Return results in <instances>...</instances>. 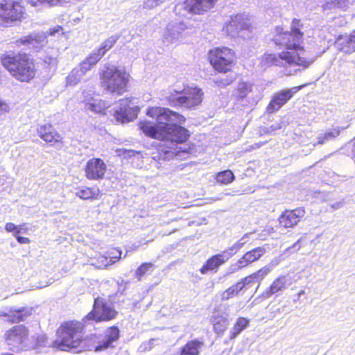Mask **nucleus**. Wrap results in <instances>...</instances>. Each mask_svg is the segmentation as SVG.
I'll return each mask as SVG.
<instances>
[{"instance_id":"obj_1","label":"nucleus","mask_w":355,"mask_h":355,"mask_svg":"<svg viewBox=\"0 0 355 355\" xmlns=\"http://www.w3.org/2000/svg\"><path fill=\"white\" fill-rule=\"evenodd\" d=\"M147 115L156 119V123L143 121L139 128L147 136L164 141L158 150V155L153 157L159 160H170L180 151L178 145L187 141L188 130L179 125L184 121V117L166 107H150Z\"/></svg>"},{"instance_id":"obj_2","label":"nucleus","mask_w":355,"mask_h":355,"mask_svg":"<svg viewBox=\"0 0 355 355\" xmlns=\"http://www.w3.org/2000/svg\"><path fill=\"white\" fill-rule=\"evenodd\" d=\"M0 60L2 65L18 80L28 82L35 75L34 63L26 53L7 51L1 55Z\"/></svg>"},{"instance_id":"obj_3","label":"nucleus","mask_w":355,"mask_h":355,"mask_svg":"<svg viewBox=\"0 0 355 355\" xmlns=\"http://www.w3.org/2000/svg\"><path fill=\"white\" fill-rule=\"evenodd\" d=\"M84 324L79 321L63 322L57 330V339L53 340L52 346L62 351L79 349L84 344L83 331Z\"/></svg>"},{"instance_id":"obj_4","label":"nucleus","mask_w":355,"mask_h":355,"mask_svg":"<svg viewBox=\"0 0 355 355\" xmlns=\"http://www.w3.org/2000/svg\"><path fill=\"white\" fill-rule=\"evenodd\" d=\"M130 75L115 66H105L100 73L101 86L108 93L122 94L127 91Z\"/></svg>"},{"instance_id":"obj_5","label":"nucleus","mask_w":355,"mask_h":355,"mask_svg":"<svg viewBox=\"0 0 355 355\" xmlns=\"http://www.w3.org/2000/svg\"><path fill=\"white\" fill-rule=\"evenodd\" d=\"M120 336V331L116 326L107 328L101 334H92L89 337L83 338L84 344L80 346L79 352L89 350L101 352L109 347H113V343L118 340Z\"/></svg>"},{"instance_id":"obj_6","label":"nucleus","mask_w":355,"mask_h":355,"mask_svg":"<svg viewBox=\"0 0 355 355\" xmlns=\"http://www.w3.org/2000/svg\"><path fill=\"white\" fill-rule=\"evenodd\" d=\"M313 62V60L306 59L304 58L300 53L296 51L282 52L278 55L272 53H266L264 54L261 59V64L262 67H268L271 65L284 67L286 64H288L290 65L294 64L306 68Z\"/></svg>"},{"instance_id":"obj_7","label":"nucleus","mask_w":355,"mask_h":355,"mask_svg":"<svg viewBox=\"0 0 355 355\" xmlns=\"http://www.w3.org/2000/svg\"><path fill=\"white\" fill-rule=\"evenodd\" d=\"M203 92L200 88H187L181 92H175L168 97L169 105L185 109H193L202 101Z\"/></svg>"},{"instance_id":"obj_8","label":"nucleus","mask_w":355,"mask_h":355,"mask_svg":"<svg viewBox=\"0 0 355 355\" xmlns=\"http://www.w3.org/2000/svg\"><path fill=\"white\" fill-rule=\"evenodd\" d=\"M4 340L9 349L19 352L34 349L28 338V331L24 325L15 326L4 334Z\"/></svg>"},{"instance_id":"obj_9","label":"nucleus","mask_w":355,"mask_h":355,"mask_svg":"<svg viewBox=\"0 0 355 355\" xmlns=\"http://www.w3.org/2000/svg\"><path fill=\"white\" fill-rule=\"evenodd\" d=\"M303 29V24L295 19L292 21L291 31L280 32L275 37L274 42L277 45L285 46L288 49L300 50L304 35Z\"/></svg>"},{"instance_id":"obj_10","label":"nucleus","mask_w":355,"mask_h":355,"mask_svg":"<svg viewBox=\"0 0 355 355\" xmlns=\"http://www.w3.org/2000/svg\"><path fill=\"white\" fill-rule=\"evenodd\" d=\"M23 8L12 0H6L0 3V24L8 26L20 20L23 16Z\"/></svg>"},{"instance_id":"obj_11","label":"nucleus","mask_w":355,"mask_h":355,"mask_svg":"<svg viewBox=\"0 0 355 355\" xmlns=\"http://www.w3.org/2000/svg\"><path fill=\"white\" fill-rule=\"evenodd\" d=\"M132 99L126 98L119 101V107L114 112V117L117 121L127 123L134 120L137 116L139 109L137 105H132Z\"/></svg>"},{"instance_id":"obj_12","label":"nucleus","mask_w":355,"mask_h":355,"mask_svg":"<svg viewBox=\"0 0 355 355\" xmlns=\"http://www.w3.org/2000/svg\"><path fill=\"white\" fill-rule=\"evenodd\" d=\"M303 86L294 87L276 93L267 107L268 112L273 113L279 110L293 97L294 94L297 92Z\"/></svg>"},{"instance_id":"obj_13","label":"nucleus","mask_w":355,"mask_h":355,"mask_svg":"<svg viewBox=\"0 0 355 355\" xmlns=\"http://www.w3.org/2000/svg\"><path fill=\"white\" fill-rule=\"evenodd\" d=\"M107 166L105 162L99 158L89 159L86 165V177L89 180L103 179L106 171Z\"/></svg>"},{"instance_id":"obj_14","label":"nucleus","mask_w":355,"mask_h":355,"mask_svg":"<svg viewBox=\"0 0 355 355\" xmlns=\"http://www.w3.org/2000/svg\"><path fill=\"white\" fill-rule=\"evenodd\" d=\"M305 213V210L302 207L293 210H286L279 218V224L286 228L293 227L304 217Z\"/></svg>"},{"instance_id":"obj_15","label":"nucleus","mask_w":355,"mask_h":355,"mask_svg":"<svg viewBox=\"0 0 355 355\" xmlns=\"http://www.w3.org/2000/svg\"><path fill=\"white\" fill-rule=\"evenodd\" d=\"M187 26L182 21H174L169 23L163 33V41L168 44L176 42L185 31Z\"/></svg>"},{"instance_id":"obj_16","label":"nucleus","mask_w":355,"mask_h":355,"mask_svg":"<svg viewBox=\"0 0 355 355\" xmlns=\"http://www.w3.org/2000/svg\"><path fill=\"white\" fill-rule=\"evenodd\" d=\"M46 36L43 33H33L19 38L15 43L18 46L25 45L37 51L46 43Z\"/></svg>"},{"instance_id":"obj_17","label":"nucleus","mask_w":355,"mask_h":355,"mask_svg":"<svg viewBox=\"0 0 355 355\" xmlns=\"http://www.w3.org/2000/svg\"><path fill=\"white\" fill-rule=\"evenodd\" d=\"M249 21L246 16L243 14L236 15L232 17L231 21L226 26V33L227 35L235 37L239 35L240 31L248 29Z\"/></svg>"},{"instance_id":"obj_18","label":"nucleus","mask_w":355,"mask_h":355,"mask_svg":"<svg viewBox=\"0 0 355 355\" xmlns=\"http://www.w3.org/2000/svg\"><path fill=\"white\" fill-rule=\"evenodd\" d=\"M290 285V279L286 275H281L275 279L270 286L263 293V297L268 298L272 295L285 290Z\"/></svg>"},{"instance_id":"obj_19","label":"nucleus","mask_w":355,"mask_h":355,"mask_svg":"<svg viewBox=\"0 0 355 355\" xmlns=\"http://www.w3.org/2000/svg\"><path fill=\"white\" fill-rule=\"evenodd\" d=\"M227 251H223L221 254L214 255L209 259L206 263L200 268L201 273L205 274L209 270L217 269L230 259V255H227Z\"/></svg>"},{"instance_id":"obj_20","label":"nucleus","mask_w":355,"mask_h":355,"mask_svg":"<svg viewBox=\"0 0 355 355\" xmlns=\"http://www.w3.org/2000/svg\"><path fill=\"white\" fill-rule=\"evenodd\" d=\"M339 49L346 53L355 52V31L347 35L339 36L336 42Z\"/></svg>"},{"instance_id":"obj_21","label":"nucleus","mask_w":355,"mask_h":355,"mask_svg":"<svg viewBox=\"0 0 355 355\" xmlns=\"http://www.w3.org/2000/svg\"><path fill=\"white\" fill-rule=\"evenodd\" d=\"M37 132L40 137L46 142H58L61 139L60 135L50 124L40 125L37 128Z\"/></svg>"},{"instance_id":"obj_22","label":"nucleus","mask_w":355,"mask_h":355,"mask_svg":"<svg viewBox=\"0 0 355 355\" xmlns=\"http://www.w3.org/2000/svg\"><path fill=\"white\" fill-rule=\"evenodd\" d=\"M117 312H89L83 319L85 323L93 324L102 321H109L116 317Z\"/></svg>"},{"instance_id":"obj_23","label":"nucleus","mask_w":355,"mask_h":355,"mask_svg":"<svg viewBox=\"0 0 355 355\" xmlns=\"http://www.w3.org/2000/svg\"><path fill=\"white\" fill-rule=\"evenodd\" d=\"M341 129L342 128L340 127L337 126L327 130L324 133L319 134L317 137L318 141L313 144V146H316L317 145H323L328 141L335 139L338 136H339Z\"/></svg>"},{"instance_id":"obj_24","label":"nucleus","mask_w":355,"mask_h":355,"mask_svg":"<svg viewBox=\"0 0 355 355\" xmlns=\"http://www.w3.org/2000/svg\"><path fill=\"white\" fill-rule=\"evenodd\" d=\"M250 284V277H245L241 282H238L227 289L223 294V300H228L232 297L242 291L244 288L248 287Z\"/></svg>"},{"instance_id":"obj_25","label":"nucleus","mask_w":355,"mask_h":355,"mask_svg":"<svg viewBox=\"0 0 355 355\" xmlns=\"http://www.w3.org/2000/svg\"><path fill=\"white\" fill-rule=\"evenodd\" d=\"M203 345L204 343L197 339L189 341L181 348L180 355H199V350Z\"/></svg>"},{"instance_id":"obj_26","label":"nucleus","mask_w":355,"mask_h":355,"mask_svg":"<svg viewBox=\"0 0 355 355\" xmlns=\"http://www.w3.org/2000/svg\"><path fill=\"white\" fill-rule=\"evenodd\" d=\"M266 252L263 247L256 248L249 252H247L241 259L243 260L244 263L247 266L261 258Z\"/></svg>"},{"instance_id":"obj_27","label":"nucleus","mask_w":355,"mask_h":355,"mask_svg":"<svg viewBox=\"0 0 355 355\" xmlns=\"http://www.w3.org/2000/svg\"><path fill=\"white\" fill-rule=\"evenodd\" d=\"M101 60V58L96 55L94 52L91 53L85 60H83L78 67L86 74Z\"/></svg>"},{"instance_id":"obj_28","label":"nucleus","mask_w":355,"mask_h":355,"mask_svg":"<svg viewBox=\"0 0 355 355\" xmlns=\"http://www.w3.org/2000/svg\"><path fill=\"white\" fill-rule=\"evenodd\" d=\"M76 196L83 200L97 199L101 196V191L98 188L84 187L78 189Z\"/></svg>"},{"instance_id":"obj_29","label":"nucleus","mask_w":355,"mask_h":355,"mask_svg":"<svg viewBox=\"0 0 355 355\" xmlns=\"http://www.w3.org/2000/svg\"><path fill=\"white\" fill-rule=\"evenodd\" d=\"M119 38V35L110 37L101 44L98 49L94 50L93 52L101 59L105 53L114 46Z\"/></svg>"},{"instance_id":"obj_30","label":"nucleus","mask_w":355,"mask_h":355,"mask_svg":"<svg viewBox=\"0 0 355 355\" xmlns=\"http://www.w3.org/2000/svg\"><path fill=\"white\" fill-rule=\"evenodd\" d=\"M194 14L200 15L213 8L217 0H192Z\"/></svg>"},{"instance_id":"obj_31","label":"nucleus","mask_w":355,"mask_h":355,"mask_svg":"<svg viewBox=\"0 0 355 355\" xmlns=\"http://www.w3.org/2000/svg\"><path fill=\"white\" fill-rule=\"evenodd\" d=\"M209 60L211 65L219 72L226 73L230 71L232 63H227L223 57L209 55Z\"/></svg>"},{"instance_id":"obj_32","label":"nucleus","mask_w":355,"mask_h":355,"mask_svg":"<svg viewBox=\"0 0 355 355\" xmlns=\"http://www.w3.org/2000/svg\"><path fill=\"white\" fill-rule=\"evenodd\" d=\"M249 323L250 320L248 319L243 317L239 318L230 331V338L231 340L236 338L238 335L249 326Z\"/></svg>"},{"instance_id":"obj_33","label":"nucleus","mask_w":355,"mask_h":355,"mask_svg":"<svg viewBox=\"0 0 355 355\" xmlns=\"http://www.w3.org/2000/svg\"><path fill=\"white\" fill-rule=\"evenodd\" d=\"M85 74L77 67L73 69L66 77L67 86L74 87L78 85Z\"/></svg>"},{"instance_id":"obj_34","label":"nucleus","mask_w":355,"mask_h":355,"mask_svg":"<svg viewBox=\"0 0 355 355\" xmlns=\"http://www.w3.org/2000/svg\"><path fill=\"white\" fill-rule=\"evenodd\" d=\"M107 107V105L105 101L101 99L88 100L85 104V109L91 110L95 113H103Z\"/></svg>"},{"instance_id":"obj_35","label":"nucleus","mask_w":355,"mask_h":355,"mask_svg":"<svg viewBox=\"0 0 355 355\" xmlns=\"http://www.w3.org/2000/svg\"><path fill=\"white\" fill-rule=\"evenodd\" d=\"M194 7L192 0H186L178 3L175 6V12L177 15L184 16L189 13L194 14Z\"/></svg>"},{"instance_id":"obj_36","label":"nucleus","mask_w":355,"mask_h":355,"mask_svg":"<svg viewBox=\"0 0 355 355\" xmlns=\"http://www.w3.org/2000/svg\"><path fill=\"white\" fill-rule=\"evenodd\" d=\"M209 55L223 57L227 63H233L234 53L230 49L227 47L218 48L214 51H211Z\"/></svg>"},{"instance_id":"obj_37","label":"nucleus","mask_w":355,"mask_h":355,"mask_svg":"<svg viewBox=\"0 0 355 355\" xmlns=\"http://www.w3.org/2000/svg\"><path fill=\"white\" fill-rule=\"evenodd\" d=\"M211 322L214 325V329L217 334L223 333L228 325V320L223 315L213 317Z\"/></svg>"},{"instance_id":"obj_38","label":"nucleus","mask_w":355,"mask_h":355,"mask_svg":"<svg viewBox=\"0 0 355 355\" xmlns=\"http://www.w3.org/2000/svg\"><path fill=\"white\" fill-rule=\"evenodd\" d=\"M3 312V314L0 315L2 317L7 318V320L12 323H17L24 320V318L30 315V312Z\"/></svg>"},{"instance_id":"obj_39","label":"nucleus","mask_w":355,"mask_h":355,"mask_svg":"<svg viewBox=\"0 0 355 355\" xmlns=\"http://www.w3.org/2000/svg\"><path fill=\"white\" fill-rule=\"evenodd\" d=\"M234 175L230 170L220 172L216 175V180L223 184H227L233 181Z\"/></svg>"},{"instance_id":"obj_40","label":"nucleus","mask_w":355,"mask_h":355,"mask_svg":"<svg viewBox=\"0 0 355 355\" xmlns=\"http://www.w3.org/2000/svg\"><path fill=\"white\" fill-rule=\"evenodd\" d=\"M248 237V234H245L243 236L241 239H240L236 243L230 247L228 249L225 251H227V255H230V258L237 251H239L241 248L246 243V239Z\"/></svg>"},{"instance_id":"obj_41","label":"nucleus","mask_w":355,"mask_h":355,"mask_svg":"<svg viewBox=\"0 0 355 355\" xmlns=\"http://www.w3.org/2000/svg\"><path fill=\"white\" fill-rule=\"evenodd\" d=\"M251 92V85L245 82H240L237 85L238 96L243 98Z\"/></svg>"},{"instance_id":"obj_42","label":"nucleus","mask_w":355,"mask_h":355,"mask_svg":"<svg viewBox=\"0 0 355 355\" xmlns=\"http://www.w3.org/2000/svg\"><path fill=\"white\" fill-rule=\"evenodd\" d=\"M154 268L152 263H144L136 270V276L140 280L141 277L147 272L151 270Z\"/></svg>"},{"instance_id":"obj_43","label":"nucleus","mask_w":355,"mask_h":355,"mask_svg":"<svg viewBox=\"0 0 355 355\" xmlns=\"http://www.w3.org/2000/svg\"><path fill=\"white\" fill-rule=\"evenodd\" d=\"M270 272V268H268L267 266L263 267L257 272L251 275L248 277H250V283L252 279H257L258 281L263 279L269 272Z\"/></svg>"},{"instance_id":"obj_44","label":"nucleus","mask_w":355,"mask_h":355,"mask_svg":"<svg viewBox=\"0 0 355 355\" xmlns=\"http://www.w3.org/2000/svg\"><path fill=\"white\" fill-rule=\"evenodd\" d=\"M234 79V76H227L225 78H214L213 81L217 86L224 87L230 85Z\"/></svg>"},{"instance_id":"obj_45","label":"nucleus","mask_w":355,"mask_h":355,"mask_svg":"<svg viewBox=\"0 0 355 355\" xmlns=\"http://www.w3.org/2000/svg\"><path fill=\"white\" fill-rule=\"evenodd\" d=\"M245 266L246 265L244 263L243 260L241 258L237 262L230 266L228 268V273L235 272Z\"/></svg>"},{"instance_id":"obj_46","label":"nucleus","mask_w":355,"mask_h":355,"mask_svg":"<svg viewBox=\"0 0 355 355\" xmlns=\"http://www.w3.org/2000/svg\"><path fill=\"white\" fill-rule=\"evenodd\" d=\"M245 266L246 265L244 263L243 260L241 258L237 262L230 266L228 268V273L235 272Z\"/></svg>"},{"instance_id":"obj_47","label":"nucleus","mask_w":355,"mask_h":355,"mask_svg":"<svg viewBox=\"0 0 355 355\" xmlns=\"http://www.w3.org/2000/svg\"><path fill=\"white\" fill-rule=\"evenodd\" d=\"M31 343L34 345V348L44 347L47 345V338L45 335H38L35 338V341L34 343L31 341Z\"/></svg>"},{"instance_id":"obj_48","label":"nucleus","mask_w":355,"mask_h":355,"mask_svg":"<svg viewBox=\"0 0 355 355\" xmlns=\"http://www.w3.org/2000/svg\"><path fill=\"white\" fill-rule=\"evenodd\" d=\"M93 311H110L106 308L103 299L97 298L94 301Z\"/></svg>"},{"instance_id":"obj_49","label":"nucleus","mask_w":355,"mask_h":355,"mask_svg":"<svg viewBox=\"0 0 355 355\" xmlns=\"http://www.w3.org/2000/svg\"><path fill=\"white\" fill-rule=\"evenodd\" d=\"M159 5L157 0H144V7L147 9H152Z\"/></svg>"},{"instance_id":"obj_50","label":"nucleus","mask_w":355,"mask_h":355,"mask_svg":"<svg viewBox=\"0 0 355 355\" xmlns=\"http://www.w3.org/2000/svg\"><path fill=\"white\" fill-rule=\"evenodd\" d=\"M5 228L7 232H15V233L21 229L20 226H17L12 223H7Z\"/></svg>"},{"instance_id":"obj_51","label":"nucleus","mask_w":355,"mask_h":355,"mask_svg":"<svg viewBox=\"0 0 355 355\" xmlns=\"http://www.w3.org/2000/svg\"><path fill=\"white\" fill-rule=\"evenodd\" d=\"M8 104L0 98V114H4L9 111Z\"/></svg>"},{"instance_id":"obj_52","label":"nucleus","mask_w":355,"mask_h":355,"mask_svg":"<svg viewBox=\"0 0 355 355\" xmlns=\"http://www.w3.org/2000/svg\"><path fill=\"white\" fill-rule=\"evenodd\" d=\"M119 155H124L127 157H132L135 154V151L132 150H126V149H118L116 150Z\"/></svg>"},{"instance_id":"obj_53","label":"nucleus","mask_w":355,"mask_h":355,"mask_svg":"<svg viewBox=\"0 0 355 355\" xmlns=\"http://www.w3.org/2000/svg\"><path fill=\"white\" fill-rule=\"evenodd\" d=\"M19 232H20V230H17V231L14 234V236L16 237V239H17V241H18L19 243H30V240H29V239H28V238L18 236V234H19Z\"/></svg>"},{"instance_id":"obj_54","label":"nucleus","mask_w":355,"mask_h":355,"mask_svg":"<svg viewBox=\"0 0 355 355\" xmlns=\"http://www.w3.org/2000/svg\"><path fill=\"white\" fill-rule=\"evenodd\" d=\"M56 33L63 34L62 28L60 26H55L52 28L49 29V35L52 36H55Z\"/></svg>"},{"instance_id":"obj_55","label":"nucleus","mask_w":355,"mask_h":355,"mask_svg":"<svg viewBox=\"0 0 355 355\" xmlns=\"http://www.w3.org/2000/svg\"><path fill=\"white\" fill-rule=\"evenodd\" d=\"M92 98H94L92 96V94L90 91H84L83 92V100L82 101L85 103V105L87 103L88 100H92Z\"/></svg>"},{"instance_id":"obj_56","label":"nucleus","mask_w":355,"mask_h":355,"mask_svg":"<svg viewBox=\"0 0 355 355\" xmlns=\"http://www.w3.org/2000/svg\"><path fill=\"white\" fill-rule=\"evenodd\" d=\"M112 254H113V256L110 257V261L112 263H115L116 261L119 260L121 255V251L116 250L114 252H112Z\"/></svg>"},{"instance_id":"obj_57","label":"nucleus","mask_w":355,"mask_h":355,"mask_svg":"<svg viewBox=\"0 0 355 355\" xmlns=\"http://www.w3.org/2000/svg\"><path fill=\"white\" fill-rule=\"evenodd\" d=\"M279 258H275L267 265V267L270 268V270L271 271L275 266L279 265Z\"/></svg>"},{"instance_id":"obj_58","label":"nucleus","mask_w":355,"mask_h":355,"mask_svg":"<svg viewBox=\"0 0 355 355\" xmlns=\"http://www.w3.org/2000/svg\"><path fill=\"white\" fill-rule=\"evenodd\" d=\"M152 345H146V343H142V345H141L139 349L141 352H145V351H149L152 349Z\"/></svg>"},{"instance_id":"obj_59","label":"nucleus","mask_w":355,"mask_h":355,"mask_svg":"<svg viewBox=\"0 0 355 355\" xmlns=\"http://www.w3.org/2000/svg\"><path fill=\"white\" fill-rule=\"evenodd\" d=\"M282 128L281 125L279 123H275V124H272L271 125L269 128H268V132H273V131H276L279 129H280Z\"/></svg>"},{"instance_id":"obj_60","label":"nucleus","mask_w":355,"mask_h":355,"mask_svg":"<svg viewBox=\"0 0 355 355\" xmlns=\"http://www.w3.org/2000/svg\"><path fill=\"white\" fill-rule=\"evenodd\" d=\"M344 205V201H339L337 202H335L331 205V207L334 209H338L341 208Z\"/></svg>"},{"instance_id":"obj_61","label":"nucleus","mask_w":355,"mask_h":355,"mask_svg":"<svg viewBox=\"0 0 355 355\" xmlns=\"http://www.w3.org/2000/svg\"><path fill=\"white\" fill-rule=\"evenodd\" d=\"M301 239H299L296 243H294V245L292 246L293 248H297V250H299L300 248V245H299Z\"/></svg>"},{"instance_id":"obj_62","label":"nucleus","mask_w":355,"mask_h":355,"mask_svg":"<svg viewBox=\"0 0 355 355\" xmlns=\"http://www.w3.org/2000/svg\"><path fill=\"white\" fill-rule=\"evenodd\" d=\"M156 340V339L155 338H151L150 339L148 342H146V345H152V347L154 345V342Z\"/></svg>"},{"instance_id":"obj_63","label":"nucleus","mask_w":355,"mask_h":355,"mask_svg":"<svg viewBox=\"0 0 355 355\" xmlns=\"http://www.w3.org/2000/svg\"><path fill=\"white\" fill-rule=\"evenodd\" d=\"M353 148L352 150L353 155L355 157V138L352 140Z\"/></svg>"},{"instance_id":"obj_64","label":"nucleus","mask_w":355,"mask_h":355,"mask_svg":"<svg viewBox=\"0 0 355 355\" xmlns=\"http://www.w3.org/2000/svg\"><path fill=\"white\" fill-rule=\"evenodd\" d=\"M304 293H305L304 291L302 290L297 294L298 295V297L300 298L301 297V295H304Z\"/></svg>"}]
</instances>
